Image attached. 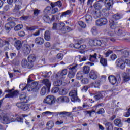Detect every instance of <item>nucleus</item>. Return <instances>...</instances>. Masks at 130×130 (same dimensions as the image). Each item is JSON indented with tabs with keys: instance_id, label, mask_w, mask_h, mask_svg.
I'll return each mask as SVG.
<instances>
[{
	"instance_id": "f257e3e1",
	"label": "nucleus",
	"mask_w": 130,
	"mask_h": 130,
	"mask_svg": "<svg viewBox=\"0 0 130 130\" xmlns=\"http://www.w3.org/2000/svg\"><path fill=\"white\" fill-rule=\"evenodd\" d=\"M19 99L22 101V102H18L16 103V106L20 109H22L24 111L28 110L29 109V106L25 103H27L28 101H30V98L26 96V94H21L19 96Z\"/></svg>"
},
{
	"instance_id": "f03ea898",
	"label": "nucleus",
	"mask_w": 130,
	"mask_h": 130,
	"mask_svg": "<svg viewBox=\"0 0 130 130\" xmlns=\"http://www.w3.org/2000/svg\"><path fill=\"white\" fill-rule=\"evenodd\" d=\"M26 89H27V91L29 92L30 91H31V92H38L39 90V85L37 82H33V80H31V76H29L27 81V85L24 87L22 91H24V90H26Z\"/></svg>"
},
{
	"instance_id": "7ed1b4c3",
	"label": "nucleus",
	"mask_w": 130,
	"mask_h": 130,
	"mask_svg": "<svg viewBox=\"0 0 130 130\" xmlns=\"http://www.w3.org/2000/svg\"><path fill=\"white\" fill-rule=\"evenodd\" d=\"M15 121L23 123L24 119L21 117H17L16 119H9L7 116L1 115V122L4 124H9L10 122H15Z\"/></svg>"
},
{
	"instance_id": "20e7f679",
	"label": "nucleus",
	"mask_w": 130,
	"mask_h": 130,
	"mask_svg": "<svg viewBox=\"0 0 130 130\" xmlns=\"http://www.w3.org/2000/svg\"><path fill=\"white\" fill-rule=\"evenodd\" d=\"M89 44L90 46H100L101 47H105L106 46V42L104 40L94 39L89 41Z\"/></svg>"
},
{
	"instance_id": "39448f33",
	"label": "nucleus",
	"mask_w": 130,
	"mask_h": 130,
	"mask_svg": "<svg viewBox=\"0 0 130 130\" xmlns=\"http://www.w3.org/2000/svg\"><path fill=\"white\" fill-rule=\"evenodd\" d=\"M43 115L49 114V115H53V116H58L59 115L62 117V116H70L71 113L70 112L63 111L60 112H52L49 111H46L42 113Z\"/></svg>"
},
{
	"instance_id": "423d86ee",
	"label": "nucleus",
	"mask_w": 130,
	"mask_h": 130,
	"mask_svg": "<svg viewBox=\"0 0 130 130\" xmlns=\"http://www.w3.org/2000/svg\"><path fill=\"white\" fill-rule=\"evenodd\" d=\"M108 80L112 85H117V84L120 83L121 78L119 75L117 76L116 77L113 75H110L108 77Z\"/></svg>"
},
{
	"instance_id": "0eeeda50",
	"label": "nucleus",
	"mask_w": 130,
	"mask_h": 130,
	"mask_svg": "<svg viewBox=\"0 0 130 130\" xmlns=\"http://www.w3.org/2000/svg\"><path fill=\"white\" fill-rule=\"evenodd\" d=\"M70 71L68 74V77L70 79H73L75 77L76 73H77V70H78V64H75L72 67H69Z\"/></svg>"
},
{
	"instance_id": "6e6552de",
	"label": "nucleus",
	"mask_w": 130,
	"mask_h": 130,
	"mask_svg": "<svg viewBox=\"0 0 130 130\" xmlns=\"http://www.w3.org/2000/svg\"><path fill=\"white\" fill-rule=\"evenodd\" d=\"M69 96L71 97V100L72 102H80L81 100L78 98L77 90H73L69 93Z\"/></svg>"
},
{
	"instance_id": "1a4fd4ad",
	"label": "nucleus",
	"mask_w": 130,
	"mask_h": 130,
	"mask_svg": "<svg viewBox=\"0 0 130 130\" xmlns=\"http://www.w3.org/2000/svg\"><path fill=\"white\" fill-rule=\"evenodd\" d=\"M56 99L53 95H48L43 100V103L46 104H49V105H52L55 103Z\"/></svg>"
},
{
	"instance_id": "9d476101",
	"label": "nucleus",
	"mask_w": 130,
	"mask_h": 130,
	"mask_svg": "<svg viewBox=\"0 0 130 130\" xmlns=\"http://www.w3.org/2000/svg\"><path fill=\"white\" fill-rule=\"evenodd\" d=\"M67 74H68V70L63 69L60 73H58L56 75V78L62 80V81H64Z\"/></svg>"
},
{
	"instance_id": "9b49d317",
	"label": "nucleus",
	"mask_w": 130,
	"mask_h": 130,
	"mask_svg": "<svg viewBox=\"0 0 130 130\" xmlns=\"http://www.w3.org/2000/svg\"><path fill=\"white\" fill-rule=\"evenodd\" d=\"M13 90L14 89L6 90V92H7V93H9L5 95V98H13V97L17 96V95H18V93H19V91L17 90L13 91Z\"/></svg>"
},
{
	"instance_id": "f8f14e48",
	"label": "nucleus",
	"mask_w": 130,
	"mask_h": 130,
	"mask_svg": "<svg viewBox=\"0 0 130 130\" xmlns=\"http://www.w3.org/2000/svg\"><path fill=\"white\" fill-rule=\"evenodd\" d=\"M31 51V47L29 44H24L22 47V53L24 55L27 56L30 54V51Z\"/></svg>"
},
{
	"instance_id": "ddd939ff",
	"label": "nucleus",
	"mask_w": 130,
	"mask_h": 130,
	"mask_svg": "<svg viewBox=\"0 0 130 130\" xmlns=\"http://www.w3.org/2000/svg\"><path fill=\"white\" fill-rule=\"evenodd\" d=\"M56 102L57 103H69L70 102V98L67 96H61L56 99Z\"/></svg>"
},
{
	"instance_id": "4468645a",
	"label": "nucleus",
	"mask_w": 130,
	"mask_h": 130,
	"mask_svg": "<svg viewBox=\"0 0 130 130\" xmlns=\"http://www.w3.org/2000/svg\"><path fill=\"white\" fill-rule=\"evenodd\" d=\"M107 24V19L105 18H101L96 21V25L98 27L104 26Z\"/></svg>"
},
{
	"instance_id": "2eb2a0df",
	"label": "nucleus",
	"mask_w": 130,
	"mask_h": 130,
	"mask_svg": "<svg viewBox=\"0 0 130 130\" xmlns=\"http://www.w3.org/2000/svg\"><path fill=\"white\" fill-rule=\"evenodd\" d=\"M15 26H16V23L14 22H9L5 24V29L8 32H10Z\"/></svg>"
},
{
	"instance_id": "dca6fc26",
	"label": "nucleus",
	"mask_w": 130,
	"mask_h": 130,
	"mask_svg": "<svg viewBox=\"0 0 130 130\" xmlns=\"http://www.w3.org/2000/svg\"><path fill=\"white\" fill-rule=\"evenodd\" d=\"M42 84L43 85H45V87L47 88V91L48 92H50V87H51V82L49 81V79H45L42 80Z\"/></svg>"
},
{
	"instance_id": "f3484780",
	"label": "nucleus",
	"mask_w": 130,
	"mask_h": 130,
	"mask_svg": "<svg viewBox=\"0 0 130 130\" xmlns=\"http://www.w3.org/2000/svg\"><path fill=\"white\" fill-rule=\"evenodd\" d=\"M101 55L100 54H97V53H94L93 55H89V60L92 62H98V59L100 58Z\"/></svg>"
},
{
	"instance_id": "a211bd4d",
	"label": "nucleus",
	"mask_w": 130,
	"mask_h": 130,
	"mask_svg": "<svg viewBox=\"0 0 130 130\" xmlns=\"http://www.w3.org/2000/svg\"><path fill=\"white\" fill-rule=\"evenodd\" d=\"M21 65L23 68H27L28 69H32L33 68V63H29L27 59H23L21 61Z\"/></svg>"
},
{
	"instance_id": "6ab92c4d",
	"label": "nucleus",
	"mask_w": 130,
	"mask_h": 130,
	"mask_svg": "<svg viewBox=\"0 0 130 130\" xmlns=\"http://www.w3.org/2000/svg\"><path fill=\"white\" fill-rule=\"evenodd\" d=\"M103 5V0H100L98 2H96L93 5L95 10L100 11V10L102 9Z\"/></svg>"
},
{
	"instance_id": "aec40b11",
	"label": "nucleus",
	"mask_w": 130,
	"mask_h": 130,
	"mask_svg": "<svg viewBox=\"0 0 130 130\" xmlns=\"http://www.w3.org/2000/svg\"><path fill=\"white\" fill-rule=\"evenodd\" d=\"M14 4L15 5V10L19 11V10L22 8L23 0H14Z\"/></svg>"
},
{
	"instance_id": "412c9836",
	"label": "nucleus",
	"mask_w": 130,
	"mask_h": 130,
	"mask_svg": "<svg viewBox=\"0 0 130 130\" xmlns=\"http://www.w3.org/2000/svg\"><path fill=\"white\" fill-rule=\"evenodd\" d=\"M91 14L95 19H98V18L101 17V11L100 10H92L91 11Z\"/></svg>"
},
{
	"instance_id": "4be33fe9",
	"label": "nucleus",
	"mask_w": 130,
	"mask_h": 130,
	"mask_svg": "<svg viewBox=\"0 0 130 130\" xmlns=\"http://www.w3.org/2000/svg\"><path fill=\"white\" fill-rule=\"evenodd\" d=\"M35 42L38 45H42L44 43V39L41 37H37L35 39Z\"/></svg>"
},
{
	"instance_id": "5701e85b",
	"label": "nucleus",
	"mask_w": 130,
	"mask_h": 130,
	"mask_svg": "<svg viewBox=\"0 0 130 130\" xmlns=\"http://www.w3.org/2000/svg\"><path fill=\"white\" fill-rule=\"evenodd\" d=\"M89 77L90 79H92V80H96L98 77L97 75V72L94 70H91L89 74Z\"/></svg>"
},
{
	"instance_id": "b1692460",
	"label": "nucleus",
	"mask_w": 130,
	"mask_h": 130,
	"mask_svg": "<svg viewBox=\"0 0 130 130\" xmlns=\"http://www.w3.org/2000/svg\"><path fill=\"white\" fill-rule=\"evenodd\" d=\"M64 26H66V24H64V23L62 22L57 23L58 31H61V32H64Z\"/></svg>"
},
{
	"instance_id": "393cba45",
	"label": "nucleus",
	"mask_w": 130,
	"mask_h": 130,
	"mask_svg": "<svg viewBox=\"0 0 130 130\" xmlns=\"http://www.w3.org/2000/svg\"><path fill=\"white\" fill-rule=\"evenodd\" d=\"M14 46L16 47L17 50H20L22 48V42L20 40L15 41L14 43Z\"/></svg>"
},
{
	"instance_id": "a878e982",
	"label": "nucleus",
	"mask_w": 130,
	"mask_h": 130,
	"mask_svg": "<svg viewBox=\"0 0 130 130\" xmlns=\"http://www.w3.org/2000/svg\"><path fill=\"white\" fill-rule=\"evenodd\" d=\"M44 38L46 41H49L51 39L50 32L49 30H46L44 33Z\"/></svg>"
},
{
	"instance_id": "bb28decb",
	"label": "nucleus",
	"mask_w": 130,
	"mask_h": 130,
	"mask_svg": "<svg viewBox=\"0 0 130 130\" xmlns=\"http://www.w3.org/2000/svg\"><path fill=\"white\" fill-rule=\"evenodd\" d=\"M27 59L29 63H32V62H34L36 60V57H35V55H30L28 57Z\"/></svg>"
},
{
	"instance_id": "cd10ccee",
	"label": "nucleus",
	"mask_w": 130,
	"mask_h": 130,
	"mask_svg": "<svg viewBox=\"0 0 130 130\" xmlns=\"http://www.w3.org/2000/svg\"><path fill=\"white\" fill-rule=\"evenodd\" d=\"M115 125L118 126L119 127H121L122 126V122H121V120L120 119H117L114 120Z\"/></svg>"
},
{
	"instance_id": "c85d7f7f",
	"label": "nucleus",
	"mask_w": 130,
	"mask_h": 130,
	"mask_svg": "<svg viewBox=\"0 0 130 130\" xmlns=\"http://www.w3.org/2000/svg\"><path fill=\"white\" fill-rule=\"evenodd\" d=\"M110 23V27L111 29H115L116 28V25H117V23H116L114 20H110L109 21Z\"/></svg>"
},
{
	"instance_id": "c756f323",
	"label": "nucleus",
	"mask_w": 130,
	"mask_h": 130,
	"mask_svg": "<svg viewBox=\"0 0 130 130\" xmlns=\"http://www.w3.org/2000/svg\"><path fill=\"white\" fill-rule=\"evenodd\" d=\"M105 126L107 130H112L113 129V126L110 122H108L105 123Z\"/></svg>"
},
{
	"instance_id": "7c9ffc66",
	"label": "nucleus",
	"mask_w": 130,
	"mask_h": 130,
	"mask_svg": "<svg viewBox=\"0 0 130 130\" xmlns=\"http://www.w3.org/2000/svg\"><path fill=\"white\" fill-rule=\"evenodd\" d=\"M123 78L124 82H128L130 80V75L129 74L124 73Z\"/></svg>"
},
{
	"instance_id": "2f4dec72",
	"label": "nucleus",
	"mask_w": 130,
	"mask_h": 130,
	"mask_svg": "<svg viewBox=\"0 0 130 130\" xmlns=\"http://www.w3.org/2000/svg\"><path fill=\"white\" fill-rule=\"evenodd\" d=\"M37 29H38V26H36V25L26 27V30H27L28 31H35V30H37Z\"/></svg>"
},
{
	"instance_id": "473e14b6",
	"label": "nucleus",
	"mask_w": 130,
	"mask_h": 130,
	"mask_svg": "<svg viewBox=\"0 0 130 130\" xmlns=\"http://www.w3.org/2000/svg\"><path fill=\"white\" fill-rule=\"evenodd\" d=\"M100 62L104 67H106V66H107V60L104 58H101L100 60Z\"/></svg>"
},
{
	"instance_id": "72a5a7b5",
	"label": "nucleus",
	"mask_w": 130,
	"mask_h": 130,
	"mask_svg": "<svg viewBox=\"0 0 130 130\" xmlns=\"http://www.w3.org/2000/svg\"><path fill=\"white\" fill-rule=\"evenodd\" d=\"M90 72V68L88 66H84L83 68V74H89Z\"/></svg>"
},
{
	"instance_id": "f704fd0d",
	"label": "nucleus",
	"mask_w": 130,
	"mask_h": 130,
	"mask_svg": "<svg viewBox=\"0 0 130 130\" xmlns=\"http://www.w3.org/2000/svg\"><path fill=\"white\" fill-rule=\"evenodd\" d=\"M107 1H108V2L106 4V6L107 8L109 10L111 6L113 5V0H106V2H107Z\"/></svg>"
},
{
	"instance_id": "c9c22d12",
	"label": "nucleus",
	"mask_w": 130,
	"mask_h": 130,
	"mask_svg": "<svg viewBox=\"0 0 130 130\" xmlns=\"http://www.w3.org/2000/svg\"><path fill=\"white\" fill-rule=\"evenodd\" d=\"M51 10V7L50 6H47L44 10V11H43L44 15H48V14L50 13Z\"/></svg>"
},
{
	"instance_id": "e433bc0d",
	"label": "nucleus",
	"mask_w": 130,
	"mask_h": 130,
	"mask_svg": "<svg viewBox=\"0 0 130 130\" xmlns=\"http://www.w3.org/2000/svg\"><path fill=\"white\" fill-rule=\"evenodd\" d=\"M83 77H84V74L82 71L77 73L76 75V79H77V80H82V79H83Z\"/></svg>"
},
{
	"instance_id": "4c0bfd02",
	"label": "nucleus",
	"mask_w": 130,
	"mask_h": 130,
	"mask_svg": "<svg viewBox=\"0 0 130 130\" xmlns=\"http://www.w3.org/2000/svg\"><path fill=\"white\" fill-rule=\"evenodd\" d=\"M91 32L93 35H97L98 34V29L96 26H94L91 28Z\"/></svg>"
},
{
	"instance_id": "58836bf2",
	"label": "nucleus",
	"mask_w": 130,
	"mask_h": 130,
	"mask_svg": "<svg viewBox=\"0 0 130 130\" xmlns=\"http://www.w3.org/2000/svg\"><path fill=\"white\" fill-rule=\"evenodd\" d=\"M43 19L44 20V22H46V23H48V22L50 21V18L49 17V16L48 15V14H44Z\"/></svg>"
},
{
	"instance_id": "ea45409f",
	"label": "nucleus",
	"mask_w": 130,
	"mask_h": 130,
	"mask_svg": "<svg viewBox=\"0 0 130 130\" xmlns=\"http://www.w3.org/2000/svg\"><path fill=\"white\" fill-rule=\"evenodd\" d=\"M62 85V80H57L55 82H54V85L56 87H59Z\"/></svg>"
},
{
	"instance_id": "a19ab883",
	"label": "nucleus",
	"mask_w": 130,
	"mask_h": 130,
	"mask_svg": "<svg viewBox=\"0 0 130 130\" xmlns=\"http://www.w3.org/2000/svg\"><path fill=\"white\" fill-rule=\"evenodd\" d=\"M85 18L86 22L90 23V22H92V16H91V15H86Z\"/></svg>"
},
{
	"instance_id": "79ce46f5",
	"label": "nucleus",
	"mask_w": 130,
	"mask_h": 130,
	"mask_svg": "<svg viewBox=\"0 0 130 130\" xmlns=\"http://www.w3.org/2000/svg\"><path fill=\"white\" fill-rule=\"evenodd\" d=\"M78 25L83 29H85V28L87 27V25H86V23H85V22L82 21H79L78 22Z\"/></svg>"
},
{
	"instance_id": "37998d69",
	"label": "nucleus",
	"mask_w": 130,
	"mask_h": 130,
	"mask_svg": "<svg viewBox=\"0 0 130 130\" xmlns=\"http://www.w3.org/2000/svg\"><path fill=\"white\" fill-rule=\"evenodd\" d=\"M112 18L113 20H115V21H117V20H119L121 19V16L119 14H115L112 16Z\"/></svg>"
},
{
	"instance_id": "c03bdc74",
	"label": "nucleus",
	"mask_w": 130,
	"mask_h": 130,
	"mask_svg": "<svg viewBox=\"0 0 130 130\" xmlns=\"http://www.w3.org/2000/svg\"><path fill=\"white\" fill-rule=\"evenodd\" d=\"M53 127V123L52 122H48L46 126V128L47 129H51Z\"/></svg>"
},
{
	"instance_id": "a18cd8bd",
	"label": "nucleus",
	"mask_w": 130,
	"mask_h": 130,
	"mask_svg": "<svg viewBox=\"0 0 130 130\" xmlns=\"http://www.w3.org/2000/svg\"><path fill=\"white\" fill-rule=\"evenodd\" d=\"M93 112L96 113V111L93 109L91 111H85L84 113H85V114H89V117H92V113H93Z\"/></svg>"
},
{
	"instance_id": "49530a36",
	"label": "nucleus",
	"mask_w": 130,
	"mask_h": 130,
	"mask_svg": "<svg viewBox=\"0 0 130 130\" xmlns=\"http://www.w3.org/2000/svg\"><path fill=\"white\" fill-rule=\"evenodd\" d=\"M47 90V88H46V87L44 86L42 87V88L41 90V96H44V95H45Z\"/></svg>"
},
{
	"instance_id": "de8ad7c7",
	"label": "nucleus",
	"mask_w": 130,
	"mask_h": 130,
	"mask_svg": "<svg viewBox=\"0 0 130 130\" xmlns=\"http://www.w3.org/2000/svg\"><path fill=\"white\" fill-rule=\"evenodd\" d=\"M116 34L118 36H125V34L123 31H122V30L121 29H119L117 30Z\"/></svg>"
},
{
	"instance_id": "09e8293b",
	"label": "nucleus",
	"mask_w": 130,
	"mask_h": 130,
	"mask_svg": "<svg viewBox=\"0 0 130 130\" xmlns=\"http://www.w3.org/2000/svg\"><path fill=\"white\" fill-rule=\"evenodd\" d=\"M124 60L122 59H118L116 61V64L117 67H119L122 63L124 62Z\"/></svg>"
},
{
	"instance_id": "8fccbe9b",
	"label": "nucleus",
	"mask_w": 130,
	"mask_h": 130,
	"mask_svg": "<svg viewBox=\"0 0 130 130\" xmlns=\"http://www.w3.org/2000/svg\"><path fill=\"white\" fill-rule=\"evenodd\" d=\"M71 14L70 10H67L66 12L62 13V14L60 15V18H63V17H66L67 15H70Z\"/></svg>"
},
{
	"instance_id": "3c124183",
	"label": "nucleus",
	"mask_w": 130,
	"mask_h": 130,
	"mask_svg": "<svg viewBox=\"0 0 130 130\" xmlns=\"http://www.w3.org/2000/svg\"><path fill=\"white\" fill-rule=\"evenodd\" d=\"M22 28H23V24H18L16 26H15V27L14 28V30L15 31H19V30H21V29H22Z\"/></svg>"
},
{
	"instance_id": "603ef678",
	"label": "nucleus",
	"mask_w": 130,
	"mask_h": 130,
	"mask_svg": "<svg viewBox=\"0 0 130 130\" xmlns=\"http://www.w3.org/2000/svg\"><path fill=\"white\" fill-rule=\"evenodd\" d=\"M92 85L94 86V88H98L100 86V82L99 80H96L94 83H92Z\"/></svg>"
},
{
	"instance_id": "864d4df0",
	"label": "nucleus",
	"mask_w": 130,
	"mask_h": 130,
	"mask_svg": "<svg viewBox=\"0 0 130 130\" xmlns=\"http://www.w3.org/2000/svg\"><path fill=\"white\" fill-rule=\"evenodd\" d=\"M20 19L21 20H23L24 21H27L28 19H31V16L23 15L21 17H20Z\"/></svg>"
},
{
	"instance_id": "5fc2aeb1",
	"label": "nucleus",
	"mask_w": 130,
	"mask_h": 130,
	"mask_svg": "<svg viewBox=\"0 0 130 130\" xmlns=\"http://www.w3.org/2000/svg\"><path fill=\"white\" fill-rule=\"evenodd\" d=\"M59 91V88L58 87H54L52 89L51 92L53 94H55L56 93H57Z\"/></svg>"
},
{
	"instance_id": "6e6d98bb",
	"label": "nucleus",
	"mask_w": 130,
	"mask_h": 130,
	"mask_svg": "<svg viewBox=\"0 0 130 130\" xmlns=\"http://www.w3.org/2000/svg\"><path fill=\"white\" fill-rule=\"evenodd\" d=\"M56 57L57 59H59V60H62V58H63V54H62V53H58Z\"/></svg>"
},
{
	"instance_id": "4d7b16f0",
	"label": "nucleus",
	"mask_w": 130,
	"mask_h": 130,
	"mask_svg": "<svg viewBox=\"0 0 130 130\" xmlns=\"http://www.w3.org/2000/svg\"><path fill=\"white\" fill-rule=\"evenodd\" d=\"M94 99L96 100V101H98L100 99H101L102 98H101V95H100V93H99L96 95L94 96Z\"/></svg>"
},
{
	"instance_id": "13d9d810",
	"label": "nucleus",
	"mask_w": 130,
	"mask_h": 130,
	"mask_svg": "<svg viewBox=\"0 0 130 130\" xmlns=\"http://www.w3.org/2000/svg\"><path fill=\"white\" fill-rule=\"evenodd\" d=\"M130 116V108L128 109L127 111L124 113L125 117H129Z\"/></svg>"
},
{
	"instance_id": "bf43d9fd",
	"label": "nucleus",
	"mask_w": 130,
	"mask_h": 130,
	"mask_svg": "<svg viewBox=\"0 0 130 130\" xmlns=\"http://www.w3.org/2000/svg\"><path fill=\"white\" fill-rule=\"evenodd\" d=\"M57 12H58V8H53L52 9V10H51V14H56Z\"/></svg>"
},
{
	"instance_id": "052dcab7",
	"label": "nucleus",
	"mask_w": 130,
	"mask_h": 130,
	"mask_svg": "<svg viewBox=\"0 0 130 130\" xmlns=\"http://www.w3.org/2000/svg\"><path fill=\"white\" fill-rule=\"evenodd\" d=\"M105 112V111L104 110V109L101 108L99 110V111L96 112L98 114H103Z\"/></svg>"
},
{
	"instance_id": "680f3d73",
	"label": "nucleus",
	"mask_w": 130,
	"mask_h": 130,
	"mask_svg": "<svg viewBox=\"0 0 130 130\" xmlns=\"http://www.w3.org/2000/svg\"><path fill=\"white\" fill-rule=\"evenodd\" d=\"M123 54L124 57H127V56H128V55H129V52L127 51L126 50L124 51L123 52Z\"/></svg>"
},
{
	"instance_id": "e2e57ef3",
	"label": "nucleus",
	"mask_w": 130,
	"mask_h": 130,
	"mask_svg": "<svg viewBox=\"0 0 130 130\" xmlns=\"http://www.w3.org/2000/svg\"><path fill=\"white\" fill-rule=\"evenodd\" d=\"M81 46V44H80L79 43H76L73 45V47L76 48V49H80Z\"/></svg>"
},
{
	"instance_id": "0e129e2a",
	"label": "nucleus",
	"mask_w": 130,
	"mask_h": 130,
	"mask_svg": "<svg viewBox=\"0 0 130 130\" xmlns=\"http://www.w3.org/2000/svg\"><path fill=\"white\" fill-rule=\"evenodd\" d=\"M52 30H57V31H58V28L57 27V23H54L53 24V26H52Z\"/></svg>"
},
{
	"instance_id": "69168bd1",
	"label": "nucleus",
	"mask_w": 130,
	"mask_h": 130,
	"mask_svg": "<svg viewBox=\"0 0 130 130\" xmlns=\"http://www.w3.org/2000/svg\"><path fill=\"white\" fill-rule=\"evenodd\" d=\"M39 35H40V30L38 29L36 32L33 33L31 35V36H39Z\"/></svg>"
},
{
	"instance_id": "338daca9",
	"label": "nucleus",
	"mask_w": 130,
	"mask_h": 130,
	"mask_svg": "<svg viewBox=\"0 0 130 130\" xmlns=\"http://www.w3.org/2000/svg\"><path fill=\"white\" fill-rule=\"evenodd\" d=\"M11 41V39L10 38H7L6 40L4 41V43L5 45H10V42Z\"/></svg>"
},
{
	"instance_id": "774afa93",
	"label": "nucleus",
	"mask_w": 130,
	"mask_h": 130,
	"mask_svg": "<svg viewBox=\"0 0 130 130\" xmlns=\"http://www.w3.org/2000/svg\"><path fill=\"white\" fill-rule=\"evenodd\" d=\"M100 95H101V97L103 98V97H105L106 95V92L105 91H101L99 92Z\"/></svg>"
}]
</instances>
